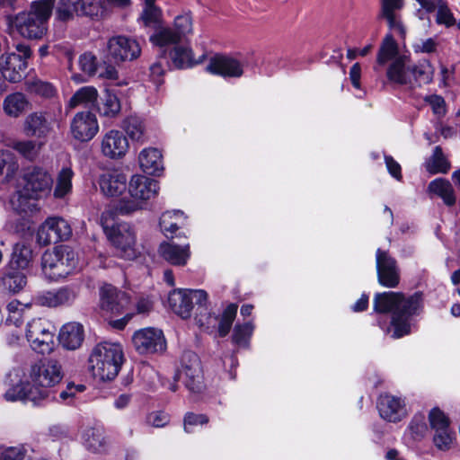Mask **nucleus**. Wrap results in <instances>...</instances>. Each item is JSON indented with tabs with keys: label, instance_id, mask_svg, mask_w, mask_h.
Listing matches in <instances>:
<instances>
[{
	"label": "nucleus",
	"instance_id": "nucleus-1",
	"mask_svg": "<svg viewBox=\"0 0 460 460\" xmlns=\"http://www.w3.org/2000/svg\"><path fill=\"white\" fill-rule=\"evenodd\" d=\"M422 305L421 295L414 293L406 296L401 292L376 293L374 296L373 306L376 313H392V337L401 338L410 333V319L417 314Z\"/></svg>",
	"mask_w": 460,
	"mask_h": 460
},
{
	"label": "nucleus",
	"instance_id": "nucleus-2",
	"mask_svg": "<svg viewBox=\"0 0 460 460\" xmlns=\"http://www.w3.org/2000/svg\"><path fill=\"white\" fill-rule=\"evenodd\" d=\"M24 185L10 199L12 208L19 212L32 210L34 205L30 199H39L49 196L52 190L53 179L49 172L41 167L29 168L23 175Z\"/></svg>",
	"mask_w": 460,
	"mask_h": 460
},
{
	"label": "nucleus",
	"instance_id": "nucleus-3",
	"mask_svg": "<svg viewBox=\"0 0 460 460\" xmlns=\"http://www.w3.org/2000/svg\"><path fill=\"white\" fill-rule=\"evenodd\" d=\"M55 0H39L28 10L18 13L12 20L13 27L24 39L40 40L48 32V21Z\"/></svg>",
	"mask_w": 460,
	"mask_h": 460
},
{
	"label": "nucleus",
	"instance_id": "nucleus-4",
	"mask_svg": "<svg viewBox=\"0 0 460 460\" xmlns=\"http://www.w3.org/2000/svg\"><path fill=\"white\" fill-rule=\"evenodd\" d=\"M123 361L124 353L119 343L100 342L90 354L89 369L94 377L110 381L118 376Z\"/></svg>",
	"mask_w": 460,
	"mask_h": 460
},
{
	"label": "nucleus",
	"instance_id": "nucleus-5",
	"mask_svg": "<svg viewBox=\"0 0 460 460\" xmlns=\"http://www.w3.org/2000/svg\"><path fill=\"white\" fill-rule=\"evenodd\" d=\"M63 377L59 362L53 358L40 360L31 365L30 379L32 383L30 397L36 402L47 400L53 394L51 388L57 385Z\"/></svg>",
	"mask_w": 460,
	"mask_h": 460
},
{
	"label": "nucleus",
	"instance_id": "nucleus-6",
	"mask_svg": "<svg viewBox=\"0 0 460 460\" xmlns=\"http://www.w3.org/2000/svg\"><path fill=\"white\" fill-rule=\"evenodd\" d=\"M77 252L67 245H58L41 256V270L46 279L58 281L72 274L77 268Z\"/></svg>",
	"mask_w": 460,
	"mask_h": 460
},
{
	"label": "nucleus",
	"instance_id": "nucleus-7",
	"mask_svg": "<svg viewBox=\"0 0 460 460\" xmlns=\"http://www.w3.org/2000/svg\"><path fill=\"white\" fill-rule=\"evenodd\" d=\"M106 215L107 212L102 213L101 222L110 242L116 249L117 255L126 260L137 258L136 233L133 227L126 222L109 227Z\"/></svg>",
	"mask_w": 460,
	"mask_h": 460
},
{
	"label": "nucleus",
	"instance_id": "nucleus-8",
	"mask_svg": "<svg viewBox=\"0 0 460 460\" xmlns=\"http://www.w3.org/2000/svg\"><path fill=\"white\" fill-rule=\"evenodd\" d=\"M15 52H4L0 56V73L10 83L21 82L26 75L28 59L32 51L29 45L19 43L15 46Z\"/></svg>",
	"mask_w": 460,
	"mask_h": 460
},
{
	"label": "nucleus",
	"instance_id": "nucleus-9",
	"mask_svg": "<svg viewBox=\"0 0 460 460\" xmlns=\"http://www.w3.org/2000/svg\"><path fill=\"white\" fill-rule=\"evenodd\" d=\"M55 327L43 318H35L27 323L26 338L33 350L50 353L55 345Z\"/></svg>",
	"mask_w": 460,
	"mask_h": 460
},
{
	"label": "nucleus",
	"instance_id": "nucleus-10",
	"mask_svg": "<svg viewBox=\"0 0 460 460\" xmlns=\"http://www.w3.org/2000/svg\"><path fill=\"white\" fill-rule=\"evenodd\" d=\"M208 300V294L202 289L177 288L168 295V305L171 310L181 317L187 319L190 316L193 304L196 305Z\"/></svg>",
	"mask_w": 460,
	"mask_h": 460
},
{
	"label": "nucleus",
	"instance_id": "nucleus-11",
	"mask_svg": "<svg viewBox=\"0 0 460 460\" xmlns=\"http://www.w3.org/2000/svg\"><path fill=\"white\" fill-rule=\"evenodd\" d=\"M182 378L188 390L200 393L204 388L203 371L199 356L192 351L183 352L181 358V367L175 376Z\"/></svg>",
	"mask_w": 460,
	"mask_h": 460
},
{
	"label": "nucleus",
	"instance_id": "nucleus-12",
	"mask_svg": "<svg viewBox=\"0 0 460 460\" xmlns=\"http://www.w3.org/2000/svg\"><path fill=\"white\" fill-rule=\"evenodd\" d=\"M81 283L75 282L35 296V304L50 308L72 306L79 296Z\"/></svg>",
	"mask_w": 460,
	"mask_h": 460
},
{
	"label": "nucleus",
	"instance_id": "nucleus-13",
	"mask_svg": "<svg viewBox=\"0 0 460 460\" xmlns=\"http://www.w3.org/2000/svg\"><path fill=\"white\" fill-rule=\"evenodd\" d=\"M103 13V7L99 2L85 3L84 0H59L55 11V19L67 22L75 15L97 17Z\"/></svg>",
	"mask_w": 460,
	"mask_h": 460
},
{
	"label": "nucleus",
	"instance_id": "nucleus-14",
	"mask_svg": "<svg viewBox=\"0 0 460 460\" xmlns=\"http://www.w3.org/2000/svg\"><path fill=\"white\" fill-rule=\"evenodd\" d=\"M72 235V228L68 222L62 217H48L40 226L37 241L40 245L63 242Z\"/></svg>",
	"mask_w": 460,
	"mask_h": 460
},
{
	"label": "nucleus",
	"instance_id": "nucleus-15",
	"mask_svg": "<svg viewBox=\"0 0 460 460\" xmlns=\"http://www.w3.org/2000/svg\"><path fill=\"white\" fill-rule=\"evenodd\" d=\"M100 308L106 315L117 316L127 311L130 305V297L127 293L119 290L110 284L100 288Z\"/></svg>",
	"mask_w": 460,
	"mask_h": 460
},
{
	"label": "nucleus",
	"instance_id": "nucleus-16",
	"mask_svg": "<svg viewBox=\"0 0 460 460\" xmlns=\"http://www.w3.org/2000/svg\"><path fill=\"white\" fill-rule=\"evenodd\" d=\"M376 264L378 283L388 288H394L400 283V269L397 261L388 252L377 249Z\"/></svg>",
	"mask_w": 460,
	"mask_h": 460
},
{
	"label": "nucleus",
	"instance_id": "nucleus-17",
	"mask_svg": "<svg viewBox=\"0 0 460 460\" xmlns=\"http://www.w3.org/2000/svg\"><path fill=\"white\" fill-rule=\"evenodd\" d=\"M109 56L115 62L132 61L141 54L139 43L126 36H115L107 42Z\"/></svg>",
	"mask_w": 460,
	"mask_h": 460
},
{
	"label": "nucleus",
	"instance_id": "nucleus-18",
	"mask_svg": "<svg viewBox=\"0 0 460 460\" xmlns=\"http://www.w3.org/2000/svg\"><path fill=\"white\" fill-rule=\"evenodd\" d=\"M132 342L140 354L164 351L166 347L162 331L151 327L136 332L132 337Z\"/></svg>",
	"mask_w": 460,
	"mask_h": 460
},
{
	"label": "nucleus",
	"instance_id": "nucleus-19",
	"mask_svg": "<svg viewBox=\"0 0 460 460\" xmlns=\"http://www.w3.org/2000/svg\"><path fill=\"white\" fill-rule=\"evenodd\" d=\"M99 131V123L95 114L89 111L77 112L70 122L73 137L80 142L92 140Z\"/></svg>",
	"mask_w": 460,
	"mask_h": 460
},
{
	"label": "nucleus",
	"instance_id": "nucleus-20",
	"mask_svg": "<svg viewBox=\"0 0 460 460\" xmlns=\"http://www.w3.org/2000/svg\"><path fill=\"white\" fill-rule=\"evenodd\" d=\"M100 148L104 157L118 160L126 155L129 144L123 132L118 129H110L102 137Z\"/></svg>",
	"mask_w": 460,
	"mask_h": 460
},
{
	"label": "nucleus",
	"instance_id": "nucleus-21",
	"mask_svg": "<svg viewBox=\"0 0 460 460\" xmlns=\"http://www.w3.org/2000/svg\"><path fill=\"white\" fill-rule=\"evenodd\" d=\"M377 409L381 418L391 422L400 421L407 415L404 401L387 394L379 396Z\"/></svg>",
	"mask_w": 460,
	"mask_h": 460
},
{
	"label": "nucleus",
	"instance_id": "nucleus-22",
	"mask_svg": "<svg viewBox=\"0 0 460 460\" xmlns=\"http://www.w3.org/2000/svg\"><path fill=\"white\" fill-rule=\"evenodd\" d=\"M206 70L224 77H240L243 74V67L240 61L220 55L210 58Z\"/></svg>",
	"mask_w": 460,
	"mask_h": 460
},
{
	"label": "nucleus",
	"instance_id": "nucleus-23",
	"mask_svg": "<svg viewBox=\"0 0 460 460\" xmlns=\"http://www.w3.org/2000/svg\"><path fill=\"white\" fill-rule=\"evenodd\" d=\"M23 130L29 137H46L52 131V123L49 113L46 111L30 113L24 119Z\"/></svg>",
	"mask_w": 460,
	"mask_h": 460
},
{
	"label": "nucleus",
	"instance_id": "nucleus-24",
	"mask_svg": "<svg viewBox=\"0 0 460 460\" xmlns=\"http://www.w3.org/2000/svg\"><path fill=\"white\" fill-rule=\"evenodd\" d=\"M130 197L139 199L143 204L145 201L153 199L158 192L156 181L143 175H134L128 184Z\"/></svg>",
	"mask_w": 460,
	"mask_h": 460
},
{
	"label": "nucleus",
	"instance_id": "nucleus-25",
	"mask_svg": "<svg viewBox=\"0 0 460 460\" xmlns=\"http://www.w3.org/2000/svg\"><path fill=\"white\" fill-rule=\"evenodd\" d=\"M99 185L102 193L106 196H119L127 188V177L119 171H107L101 174Z\"/></svg>",
	"mask_w": 460,
	"mask_h": 460
},
{
	"label": "nucleus",
	"instance_id": "nucleus-26",
	"mask_svg": "<svg viewBox=\"0 0 460 460\" xmlns=\"http://www.w3.org/2000/svg\"><path fill=\"white\" fill-rule=\"evenodd\" d=\"M84 337L83 325L73 322L63 325L59 332L58 340L64 348L74 350L82 345Z\"/></svg>",
	"mask_w": 460,
	"mask_h": 460
},
{
	"label": "nucleus",
	"instance_id": "nucleus-27",
	"mask_svg": "<svg viewBox=\"0 0 460 460\" xmlns=\"http://www.w3.org/2000/svg\"><path fill=\"white\" fill-rule=\"evenodd\" d=\"M381 4L379 18L385 19L390 29L403 34L404 28L397 13L403 6V0H382Z\"/></svg>",
	"mask_w": 460,
	"mask_h": 460
},
{
	"label": "nucleus",
	"instance_id": "nucleus-28",
	"mask_svg": "<svg viewBox=\"0 0 460 460\" xmlns=\"http://www.w3.org/2000/svg\"><path fill=\"white\" fill-rule=\"evenodd\" d=\"M158 252L166 261L178 266L185 265L190 255L189 244L180 246L171 243H161Z\"/></svg>",
	"mask_w": 460,
	"mask_h": 460
},
{
	"label": "nucleus",
	"instance_id": "nucleus-29",
	"mask_svg": "<svg viewBox=\"0 0 460 460\" xmlns=\"http://www.w3.org/2000/svg\"><path fill=\"white\" fill-rule=\"evenodd\" d=\"M408 61L406 55L397 57L387 68L388 80L398 84H411L409 67H405Z\"/></svg>",
	"mask_w": 460,
	"mask_h": 460
},
{
	"label": "nucleus",
	"instance_id": "nucleus-30",
	"mask_svg": "<svg viewBox=\"0 0 460 460\" xmlns=\"http://www.w3.org/2000/svg\"><path fill=\"white\" fill-rule=\"evenodd\" d=\"M81 438L85 448L91 452L101 453L105 448L104 432L100 426L85 427L82 431Z\"/></svg>",
	"mask_w": 460,
	"mask_h": 460
},
{
	"label": "nucleus",
	"instance_id": "nucleus-31",
	"mask_svg": "<svg viewBox=\"0 0 460 460\" xmlns=\"http://www.w3.org/2000/svg\"><path fill=\"white\" fill-rule=\"evenodd\" d=\"M141 169L148 174H156L163 170L161 152L153 147L143 149L138 155Z\"/></svg>",
	"mask_w": 460,
	"mask_h": 460
},
{
	"label": "nucleus",
	"instance_id": "nucleus-32",
	"mask_svg": "<svg viewBox=\"0 0 460 460\" xmlns=\"http://www.w3.org/2000/svg\"><path fill=\"white\" fill-rule=\"evenodd\" d=\"M34 258L31 245L17 243L13 245L10 264L13 270H27L32 264Z\"/></svg>",
	"mask_w": 460,
	"mask_h": 460
},
{
	"label": "nucleus",
	"instance_id": "nucleus-33",
	"mask_svg": "<svg viewBox=\"0 0 460 460\" xmlns=\"http://www.w3.org/2000/svg\"><path fill=\"white\" fill-rule=\"evenodd\" d=\"M96 111L101 117L114 119L120 113V101L114 93L106 90L100 102L96 103Z\"/></svg>",
	"mask_w": 460,
	"mask_h": 460
},
{
	"label": "nucleus",
	"instance_id": "nucleus-34",
	"mask_svg": "<svg viewBox=\"0 0 460 460\" xmlns=\"http://www.w3.org/2000/svg\"><path fill=\"white\" fill-rule=\"evenodd\" d=\"M169 55L172 66L176 68L190 67L196 64L201 63L205 58V55H202L197 60L194 59L191 49L180 45L174 46Z\"/></svg>",
	"mask_w": 460,
	"mask_h": 460
},
{
	"label": "nucleus",
	"instance_id": "nucleus-35",
	"mask_svg": "<svg viewBox=\"0 0 460 460\" xmlns=\"http://www.w3.org/2000/svg\"><path fill=\"white\" fill-rule=\"evenodd\" d=\"M30 102L22 93L8 94L3 102V109L6 115L17 118L29 109Z\"/></svg>",
	"mask_w": 460,
	"mask_h": 460
},
{
	"label": "nucleus",
	"instance_id": "nucleus-36",
	"mask_svg": "<svg viewBox=\"0 0 460 460\" xmlns=\"http://www.w3.org/2000/svg\"><path fill=\"white\" fill-rule=\"evenodd\" d=\"M156 0H144L138 22L146 28L155 29L162 22V10L156 5Z\"/></svg>",
	"mask_w": 460,
	"mask_h": 460
},
{
	"label": "nucleus",
	"instance_id": "nucleus-37",
	"mask_svg": "<svg viewBox=\"0 0 460 460\" xmlns=\"http://www.w3.org/2000/svg\"><path fill=\"white\" fill-rule=\"evenodd\" d=\"M19 169L14 155L8 150L0 151V184L10 182L14 179Z\"/></svg>",
	"mask_w": 460,
	"mask_h": 460
},
{
	"label": "nucleus",
	"instance_id": "nucleus-38",
	"mask_svg": "<svg viewBox=\"0 0 460 460\" xmlns=\"http://www.w3.org/2000/svg\"><path fill=\"white\" fill-rule=\"evenodd\" d=\"M428 190L441 198L447 206L456 203V195L452 184L446 179L438 178L429 182Z\"/></svg>",
	"mask_w": 460,
	"mask_h": 460
},
{
	"label": "nucleus",
	"instance_id": "nucleus-39",
	"mask_svg": "<svg viewBox=\"0 0 460 460\" xmlns=\"http://www.w3.org/2000/svg\"><path fill=\"white\" fill-rule=\"evenodd\" d=\"M98 91L94 86H83L79 88L70 98L68 107L75 109L79 105L92 106L98 101Z\"/></svg>",
	"mask_w": 460,
	"mask_h": 460
},
{
	"label": "nucleus",
	"instance_id": "nucleus-40",
	"mask_svg": "<svg viewBox=\"0 0 460 460\" xmlns=\"http://www.w3.org/2000/svg\"><path fill=\"white\" fill-rule=\"evenodd\" d=\"M149 40L153 45L160 48L170 45L178 46L177 44L181 41L171 27L161 24L155 28V32L150 36Z\"/></svg>",
	"mask_w": 460,
	"mask_h": 460
},
{
	"label": "nucleus",
	"instance_id": "nucleus-41",
	"mask_svg": "<svg viewBox=\"0 0 460 460\" xmlns=\"http://www.w3.org/2000/svg\"><path fill=\"white\" fill-rule=\"evenodd\" d=\"M398 53V45L394 40L392 34H387L383 40L379 48L376 63L378 66H385L388 61H394L397 57H400Z\"/></svg>",
	"mask_w": 460,
	"mask_h": 460
},
{
	"label": "nucleus",
	"instance_id": "nucleus-42",
	"mask_svg": "<svg viewBox=\"0 0 460 460\" xmlns=\"http://www.w3.org/2000/svg\"><path fill=\"white\" fill-rule=\"evenodd\" d=\"M12 376H9L11 384L10 387L6 390L4 394V398L10 402H15L20 400H30L32 402V399L30 397L31 389L28 390V384L22 382L19 379V376L16 375L15 380L11 378Z\"/></svg>",
	"mask_w": 460,
	"mask_h": 460
},
{
	"label": "nucleus",
	"instance_id": "nucleus-43",
	"mask_svg": "<svg viewBox=\"0 0 460 460\" xmlns=\"http://www.w3.org/2000/svg\"><path fill=\"white\" fill-rule=\"evenodd\" d=\"M409 71L411 77V84L414 81L420 85L427 84L433 79L434 67L427 60H424L418 65L409 66Z\"/></svg>",
	"mask_w": 460,
	"mask_h": 460
},
{
	"label": "nucleus",
	"instance_id": "nucleus-44",
	"mask_svg": "<svg viewBox=\"0 0 460 460\" xmlns=\"http://www.w3.org/2000/svg\"><path fill=\"white\" fill-rule=\"evenodd\" d=\"M122 128L133 141H144L146 126L140 118L137 116L126 118L122 122Z\"/></svg>",
	"mask_w": 460,
	"mask_h": 460
},
{
	"label": "nucleus",
	"instance_id": "nucleus-45",
	"mask_svg": "<svg viewBox=\"0 0 460 460\" xmlns=\"http://www.w3.org/2000/svg\"><path fill=\"white\" fill-rule=\"evenodd\" d=\"M73 176L74 172L71 168L64 167L61 169L58 174L57 183L53 192L56 199H62L71 192Z\"/></svg>",
	"mask_w": 460,
	"mask_h": 460
},
{
	"label": "nucleus",
	"instance_id": "nucleus-46",
	"mask_svg": "<svg viewBox=\"0 0 460 460\" xmlns=\"http://www.w3.org/2000/svg\"><path fill=\"white\" fill-rule=\"evenodd\" d=\"M1 280L4 288L12 293L20 292L27 284L26 275L13 268L12 271L4 274Z\"/></svg>",
	"mask_w": 460,
	"mask_h": 460
},
{
	"label": "nucleus",
	"instance_id": "nucleus-47",
	"mask_svg": "<svg viewBox=\"0 0 460 460\" xmlns=\"http://www.w3.org/2000/svg\"><path fill=\"white\" fill-rule=\"evenodd\" d=\"M26 90L31 93L40 95L44 98H52L56 95L55 86L46 81L35 78L25 82Z\"/></svg>",
	"mask_w": 460,
	"mask_h": 460
},
{
	"label": "nucleus",
	"instance_id": "nucleus-48",
	"mask_svg": "<svg viewBox=\"0 0 460 460\" xmlns=\"http://www.w3.org/2000/svg\"><path fill=\"white\" fill-rule=\"evenodd\" d=\"M427 170L430 173H446L450 169V164L442 153L440 146H436L432 156L427 162Z\"/></svg>",
	"mask_w": 460,
	"mask_h": 460
},
{
	"label": "nucleus",
	"instance_id": "nucleus-49",
	"mask_svg": "<svg viewBox=\"0 0 460 460\" xmlns=\"http://www.w3.org/2000/svg\"><path fill=\"white\" fill-rule=\"evenodd\" d=\"M182 221V213L181 211H166L160 217V227L163 233L168 237L173 234L179 228V224Z\"/></svg>",
	"mask_w": 460,
	"mask_h": 460
},
{
	"label": "nucleus",
	"instance_id": "nucleus-50",
	"mask_svg": "<svg viewBox=\"0 0 460 460\" xmlns=\"http://www.w3.org/2000/svg\"><path fill=\"white\" fill-rule=\"evenodd\" d=\"M10 147L17 151L24 158L32 161L34 160L41 148V144H38L33 140L13 141Z\"/></svg>",
	"mask_w": 460,
	"mask_h": 460
},
{
	"label": "nucleus",
	"instance_id": "nucleus-51",
	"mask_svg": "<svg viewBox=\"0 0 460 460\" xmlns=\"http://www.w3.org/2000/svg\"><path fill=\"white\" fill-rule=\"evenodd\" d=\"M78 66L83 75L88 77H93L97 75L100 63L97 57L92 52H84L78 58Z\"/></svg>",
	"mask_w": 460,
	"mask_h": 460
},
{
	"label": "nucleus",
	"instance_id": "nucleus-52",
	"mask_svg": "<svg viewBox=\"0 0 460 460\" xmlns=\"http://www.w3.org/2000/svg\"><path fill=\"white\" fill-rule=\"evenodd\" d=\"M181 40H185L193 32L192 18L190 13L177 15L173 21L172 28Z\"/></svg>",
	"mask_w": 460,
	"mask_h": 460
},
{
	"label": "nucleus",
	"instance_id": "nucleus-53",
	"mask_svg": "<svg viewBox=\"0 0 460 460\" xmlns=\"http://www.w3.org/2000/svg\"><path fill=\"white\" fill-rule=\"evenodd\" d=\"M254 326L251 322L243 324H236L232 335L233 342L239 347H247Z\"/></svg>",
	"mask_w": 460,
	"mask_h": 460
},
{
	"label": "nucleus",
	"instance_id": "nucleus-54",
	"mask_svg": "<svg viewBox=\"0 0 460 460\" xmlns=\"http://www.w3.org/2000/svg\"><path fill=\"white\" fill-rule=\"evenodd\" d=\"M237 305L230 304L224 311L218 325V334L225 337L228 334L236 316Z\"/></svg>",
	"mask_w": 460,
	"mask_h": 460
},
{
	"label": "nucleus",
	"instance_id": "nucleus-55",
	"mask_svg": "<svg viewBox=\"0 0 460 460\" xmlns=\"http://www.w3.org/2000/svg\"><path fill=\"white\" fill-rule=\"evenodd\" d=\"M434 438L433 441L435 446L439 450H448L454 440H455V433L452 432V430L449 429H438L434 430Z\"/></svg>",
	"mask_w": 460,
	"mask_h": 460
},
{
	"label": "nucleus",
	"instance_id": "nucleus-56",
	"mask_svg": "<svg viewBox=\"0 0 460 460\" xmlns=\"http://www.w3.org/2000/svg\"><path fill=\"white\" fill-rule=\"evenodd\" d=\"M207 302L197 305L195 322L199 327L208 329L217 319L208 312Z\"/></svg>",
	"mask_w": 460,
	"mask_h": 460
},
{
	"label": "nucleus",
	"instance_id": "nucleus-57",
	"mask_svg": "<svg viewBox=\"0 0 460 460\" xmlns=\"http://www.w3.org/2000/svg\"><path fill=\"white\" fill-rule=\"evenodd\" d=\"M144 205L139 199H122L116 207L117 211L121 215H128L135 211L144 208Z\"/></svg>",
	"mask_w": 460,
	"mask_h": 460
},
{
	"label": "nucleus",
	"instance_id": "nucleus-58",
	"mask_svg": "<svg viewBox=\"0 0 460 460\" xmlns=\"http://www.w3.org/2000/svg\"><path fill=\"white\" fill-rule=\"evenodd\" d=\"M429 420L430 426L434 430L449 429V420L439 409H433L429 412Z\"/></svg>",
	"mask_w": 460,
	"mask_h": 460
},
{
	"label": "nucleus",
	"instance_id": "nucleus-59",
	"mask_svg": "<svg viewBox=\"0 0 460 460\" xmlns=\"http://www.w3.org/2000/svg\"><path fill=\"white\" fill-rule=\"evenodd\" d=\"M437 22L450 27L456 24V19L449 10L447 3L443 0L438 2V9L437 13Z\"/></svg>",
	"mask_w": 460,
	"mask_h": 460
},
{
	"label": "nucleus",
	"instance_id": "nucleus-60",
	"mask_svg": "<svg viewBox=\"0 0 460 460\" xmlns=\"http://www.w3.org/2000/svg\"><path fill=\"white\" fill-rule=\"evenodd\" d=\"M424 100L430 105L432 111L435 115H437L438 117L445 116L447 112L446 102L442 96L432 94L426 96Z\"/></svg>",
	"mask_w": 460,
	"mask_h": 460
},
{
	"label": "nucleus",
	"instance_id": "nucleus-61",
	"mask_svg": "<svg viewBox=\"0 0 460 460\" xmlns=\"http://www.w3.org/2000/svg\"><path fill=\"white\" fill-rule=\"evenodd\" d=\"M438 42L433 38H429L426 40H420L415 42L412 46L414 51L416 53H427L431 54L435 53L438 49Z\"/></svg>",
	"mask_w": 460,
	"mask_h": 460
},
{
	"label": "nucleus",
	"instance_id": "nucleus-62",
	"mask_svg": "<svg viewBox=\"0 0 460 460\" xmlns=\"http://www.w3.org/2000/svg\"><path fill=\"white\" fill-rule=\"evenodd\" d=\"M209 419L205 414H196L188 412L184 417V429L186 432H190V427L195 425H204L208 422Z\"/></svg>",
	"mask_w": 460,
	"mask_h": 460
},
{
	"label": "nucleus",
	"instance_id": "nucleus-63",
	"mask_svg": "<svg viewBox=\"0 0 460 460\" xmlns=\"http://www.w3.org/2000/svg\"><path fill=\"white\" fill-rule=\"evenodd\" d=\"M170 420L168 414L163 411L152 412L147 416V422L155 428L164 427Z\"/></svg>",
	"mask_w": 460,
	"mask_h": 460
},
{
	"label": "nucleus",
	"instance_id": "nucleus-64",
	"mask_svg": "<svg viewBox=\"0 0 460 460\" xmlns=\"http://www.w3.org/2000/svg\"><path fill=\"white\" fill-rule=\"evenodd\" d=\"M85 387L83 385H74L68 384L66 388L59 394V397L63 402H70L77 393L84 391Z\"/></svg>",
	"mask_w": 460,
	"mask_h": 460
}]
</instances>
